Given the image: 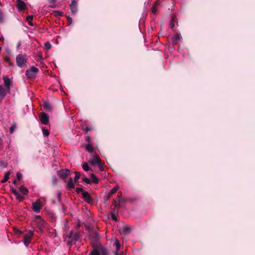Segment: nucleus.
<instances>
[{
	"mask_svg": "<svg viewBox=\"0 0 255 255\" xmlns=\"http://www.w3.org/2000/svg\"><path fill=\"white\" fill-rule=\"evenodd\" d=\"M19 191L22 193L23 195H27L28 193V190L27 188L23 186H21L19 188Z\"/></svg>",
	"mask_w": 255,
	"mask_h": 255,
	"instance_id": "aec40b11",
	"label": "nucleus"
},
{
	"mask_svg": "<svg viewBox=\"0 0 255 255\" xmlns=\"http://www.w3.org/2000/svg\"><path fill=\"white\" fill-rule=\"evenodd\" d=\"M15 128L16 126L15 125H12L9 128L10 132L11 133H12L14 130H15Z\"/></svg>",
	"mask_w": 255,
	"mask_h": 255,
	"instance_id": "2f4dec72",
	"label": "nucleus"
},
{
	"mask_svg": "<svg viewBox=\"0 0 255 255\" xmlns=\"http://www.w3.org/2000/svg\"><path fill=\"white\" fill-rule=\"evenodd\" d=\"M101 254H102L103 255H105L107 253L106 250L104 249H101Z\"/></svg>",
	"mask_w": 255,
	"mask_h": 255,
	"instance_id": "ea45409f",
	"label": "nucleus"
},
{
	"mask_svg": "<svg viewBox=\"0 0 255 255\" xmlns=\"http://www.w3.org/2000/svg\"><path fill=\"white\" fill-rule=\"evenodd\" d=\"M33 236V231L32 230H29L27 234H25L24 236V244L25 247H28L29 244L31 242V240Z\"/></svg>",
	"mask_w": 255,
	"mask_h": 255,
	"instance_id": "20e7f679",
	"label": "nucleus"
},
{
	"mask_svg": "<svg viewBox=\"0 0 255 255\" xmlns=\"http://www.w3.org/2000/svg\"><path fill=\"white\" fill-rule=\"evenodd\" d=\"M44 45L47 50H49L51 48V45L49 42L45 43Z\"/></svg>",
	"mask_w": 255,
	"mask_h": 255,
	"instance_id": "c85d7f7f",
	"label": "nucleus"
},
{
	"mask_svg": "<svg viewBox=\"0 0 255 255\" xmlns=\"http://www.w3.org/2000/svg\"><path fill=\"white\" fill-rule=\"evenodd\" d=\"M4 60L6 62H7L10 66H13V63H12L11 62H10V59H9V57H5L4 58Z\"/></svg>",
	"mask_w": 255,
	"mask_h": 255,
	"instance_id": "c756f323",
	"label": "nucleus"
},
{
	"mask_svg": "<svg viewBox=\"0 0 255 255\" xmlns=\"http://www.w3.org/2000/svg\"><path fill=\"white\" fill-rule=\"evenodd\" d=\"M68 22H69V23L70 24H71V23H72V18H71V17H68Z\"/></svg>",
	"mask_w": 255,
	"mask_h": 255,
	"instance_id": "a18cd8bd",
	"label": "nucleus"
},
{
	"mask_svg": "<svg viewBox=\"0 0 255 255\" xmlns=\"http://www.w3.org/2000/svg\"><path fill=\"white\" fill-rule=\"evenodd\" d=\"M2 22H3V18L1 15H0V23Z\"/></svg>",
	"mask_w": 255,
	"mask_h": 255,
	"instance_id": "09e8293b",
	"label": "nucleus"
},
{
	"mask_svg": "<svg viewBox=\"0 0 255 255\" xmlns=\"http://www.w3.org/2000/svg\"><path fill=\"white\" fill-rule=\"evenodd\" d=\"M90 182H92L94 183H98L99 180L98 178L95 176L94 174L92 173L90 175Z\"/></svg>",
	"mask_w": 255,
	"mask_h": 255,
	"instance_id": "6ab92c4d",
	"label": "nucleus"
},
{
	"mask_svg": "<svg viewBox=\"0 0 255 255\" xmlns=\"http://www.w3.org/2000/svg\"><path fill=\"white\" fill-rule=\"evenodd\" d=\"M33 15H28L26 16V20L28 21L29 25L30 26H33V24L31 21Z\"/></svg>",
	"mask_w": 255,
	"mask_h": 255,
	"instance_id": "b1692460",
	"label": "nucleus"
},
{
	"mask_svg": "<svg viewBox=\"0 0 255 255\" xmlns=\"http://www.w3.org/2000/svg\"><path fill=\"white\" fill-rule=\"evenodd\" d=\"M42 132L45 136H47L49 134V131L44 128H42Z\"/></svg>",
	"mask_w": 255,
	"mask_h": 255,
	"instance_id": "cd10ccee",
	"label": "nucleus"
},
{
	"mask_svg": "<svg viewBox=\"0 0 255 255\" xmlns=\"http://www.w3.org/2000/svg\"><path fill=\"white\" fill-rule=\"evenodd\" d=\"M43 108L44 109L49 112H51L52 111V107L51 104L47 102H45L43 103Z\"/></svg>",
	"mask_w": 255,
	"mask_h": 255,
	"instance_id": "f3484780",
	"label": "nucleus"
},
{
	"mask_svg": "<svg viewBox=\"0 0 255 255\" xmlns=\"http://www.w3.org/2000/svg\"><path fill=\"white\" fill-rule=\"evenodd\" d=\"M80 174L79 172H75V176L74 177V182H76L80 178Z\"/></svg>",
	"mask_w": 255,
	"mask_h": 255,
	"instance_id": "bb28decb",
	"label": "nucleus"
},
{
	"mask_svg": "<svg viewBox=\"0 0 255 255\" xmlns=\"http://www.w3.org/2000/svg\"><path fill=\"white\" fill-rule=\"evenodd\" d=\"M76 192H77V193H79L80 192H82H82H84V191H83V189H82V188H77L76 189Z\"/></svg>",
	"mask_w": 255,
	"mask_h": 255,
	"instance_id": "e433bc0d",
	"label": "nucleus"
},
{
	"mask_svg": "<svg viewBox=\"0 0 255 255\" xmlns=\"http://www.w3.org/2000/svg\"><path fill=\"white\" fill-rule=\"evenodd\" d=\"M13 183H14V184H15V183H16V180H14L13 181Z\"/></svg>",
	"mask_w": 255,
	"mask_h": 255,
	"instance_id": "864d4df0",
	"label": "nucleus"
},
{
	"mask_svg": "<svg viewBox=\"0 0 255 255\" xmlns=\"http://www.w3.org/2000/svg\"><path fill=\"white\" fill-rule=\"evenodd\" d=\"M173 21V18H172V19L171 20L170 22V26L171 28H173L174 27V24L172 23V22Z\"/></svg>",
	"mask_w": 255,
	"mask_h": 255,
	"instance_id": "58836bf2",
	"label": "nucleus"
},
{
	"mask_svg": "<svg viewBox=\"0 0 255 255\" xmlns=\"http://www.w3.org/2000/svg\"><path fill=\"white\" fill-rule=\"evenodd\" d=\"M86 149L90 153H92L93 152L94 149L93 147L91 144V143H88L86 145Z\"/></svg>",
	"mask_w": 255,
	"mask_h": 255,
	"instance_id": "412c9836",
	"label": "nucleus"
},
{
	"mask_svg": "<svg viewBox=\"0 0 255 255\" xmlns=\"http://www.w3.org/2000/svg\"><path fill=\"white\" fill-rule=\"evenodd\" d=\"M181 39V35L178 33H176L172 37V43L173 45L178 43Z\"/></svg>",
	"mask_w": 255,
	"mask_h": 255,
	"instance_id": "4468645a",
	"label": "nucleus"
},
{
	"mask_svg": "<svg viewBox=\"0 0 255 255\" xmlns=\"http://www.w3.org/2000/svg\"><path fill=\"white\" fill-rule=\"evenodd\" d=\"M82 196L84 201H86V202L89 204H91L93 203V200L91 196H90V194L88 192H83Z\"/></svg>",
	"mask_w": 255,
	"mask_h": 255,
	"instance_id": "1a4fd4ad",
	"label": "nucleus"
},
{
	"mask_svg": "<svg viewBox=\"0 0 255 255\" xmlns=\"http://www.w3.org/2000/svg\"><path fill=\"white\" fill-rule=\"evenodd\" d=\"M38 72V69L36 67L31 66L27 70L25 74L28 78L34 79L36 77Z\"/></svg>",
	"mask_w": 255,
	"mask_h": 255,
	"instance_id": "7ed1b4c3",
	"label": "nucleus"
},
{
	"mask_svg": "<svg viewBox=\"0 0 255 255\" xmlns=\"http://www.w3.org/2000/svg\"><path fill=\"white\" fill-rule=\"evenodd\" d=\"M82 168L83 169L86 171H88L89 170H90L91 169L89 168V165L88 164V163H84L83 165H82Z\"/></svg>",
	"mask_w": 255,
	"mask_h": 255,
	"instance_id": "393cba45",
	"label": "nucleus"
},
{
	"mask_svg": "<svg viewBox=\"0 0 255 255\" xmlns=\"http://www.w3.org/2000/svg\"><path fill=\"white\" fill-rule=\"evenodd\" d=\"M22 174L19 172H17L16 173V177L18 179L20 180L22 178Z\"/></svg>",
	"mask_w": 255,
	"mask_h": 255,
	"instance_id": "72a5a7b5",
	"label": "nucleus"
},
{
	"mask_svg": "<svg viewBox=\"0 0 255 255\" xmlns=\"http://www.w3.org/2000/svg\"><path fill=\"white\" fill-rule=\"evenodd\" d=\"M27 59L25 54H19L16 57V62L18 67L23 68L27 63Z\"/></svg>",
	"mask_w": 255,
	"mask_h": 255,
	"instance_id": "f03ea898",
	"label": "nucleus"
},
{
	"mask_svg": "<svg viewBox=\"0 0 255 255\" xmlns=\"http://www.w3.org/2000/svg\"><path fill=\"white\" fill-rule=\"evenodd\" d=\"M75 183L72 178L70 177L67 183V187L69 188H73L75 186Z\"/></svg>",
	"mask_w": 255,
	"mask_h": 255,
	"instance_id": "a211bd4d",
	"label": "nucleus"
},
{
	"mask_svg": "<svg viewBox=\"0 0 255 255\" xmlns=\"http://www.w3.org/2000/svg\"><path fill=\"white\" fill-rule=\"evenodd\" d=\"M4 38L2 36L0 37V41H3Z\"/></svg>",
	"mask_w": 255,
	"mask_h": 255,
	"instance_id": "8fccbe9b",
	"label": "nucleus"
},
{
	"mask_svg": "<svg viewBox=\"0 0 255 255\" xmlns=\"http://www.w3.org/2000/svg\"><path fill=\"white\" fill-rule=\"evenodd\" d=\"M0 166H4V163L2 160H0Z\"/></svg>",
	"mask_w": 255,
	"mask_h": 255,
	"instance_id": "49530a36",
	"label": "nucleus"
},
{
	"mask_svg": "<svg viewBox=\"0 0 255 255\" xmlns=\"http://www.w3.org/2000/svg\"><path fill=\"white\" fill-rule=\"evenodd\" d=\"M58 199L59 201L61 200V193L60 192H58L57 193Z\"/></svg>",
	"mask_w": 255,
	"mask_h": 255,
	"instance_id": "a19ab883",
	"label": "nucleus"
},
{
	"mask_svg": "<svg viewBox=\"0 0 255 255\" xmlns=\"http://www.w3.org/2000/svg\"><path fill=\"white\" fill-rule=\"evenodd\" d=\"M32 206L33 210L36 213H39L42 207L39 200H37L36 202H33Z\"/></svg>",
	"mask_w": 255,
	"mask_h": 255,
	"instance_id": "0eeeda50",
	"label": "nucleus"
},
{
	"mask_svg": "<svg viewBox=\"0 0 255 255\" xmlns=\"http://www.w3.org/2000/svg\"><path fill=\"white\" fill-rule=\"evenodd\" d=\"M48 1L52 4H54L55 3V0H48Z\"/></svg>",
	"mask_w": 255,
	"mask_h": 255,
	"instance_id": "c03bdc74",
	"label": "nucleus"
},
{
	"mask_svg": "<svg viewBox=\"0 0 255 255\" xmlns=\"http://www.w3.org/2000/svg\"><path fill=\"white\" fill-rule=\"evenodd\" d=\"M70 173V170L67 169H61L58 171L57 172V174L58 176L63 179H64L67 177H68Z\"/></svg>",
	"mask_w": 255,
	"mask_h": 255,
	"instance_id": "39448f33",
	"label": "nucleus"
},
{
	"mask_svg": "<svg viewBox=\"0 0 255 255\" xmlns=\"http://www.w3.org/2000/svg\"><path fill=\"white\" fill-rule=\"evenodd\" d=\"M58 13V15L61 16V13L60 12H57Z\"/></svg>",
	"mask_w": 255,
	"mask_h": 255,
	"instance_id": "603ef678",
	"label": "nucleus"
},
{
	"mask_svg": "<svg viewBox=\"0 0 255 255\" xmlns=\"http://www.w3.org/2000/svg\"><path fill=\"white\" fill-rule=\"evenodd\" d=\"M39 119L41 123L47 125L49 123V116L45 113H41L39 115Z\"/></svg>",
	"mask_w": 255,
	"mask_h": 255,
	"instance_id": "423d86ee",
	"label": "nucleus"
},
{
	"mask_svg": "<svg viewBox=\"0 0 255 255\" xmlns=\"http://www.w3.org/2000/svg\"><path fill=\"white\" fill-rule=\"evenodd\" d=\"M9 91L10 90H7L2 85H0V100H2Z\"/></svg>",
	"mask_w": 255,
	"mask_h": 255,
	"instance_id": "6e6552de",
	"label": "nucleus"
},
{
	"mask_svg": "<svg viewBox=\"0 0 255 255\" xmlns=\"http://www.w3.org/2000/svg\"><path fill=\"white\" fill-rule=\"evenodd\" d=\"M114 246H115L116 248L115 255H119V252L121 249V244L120 243V241L117 238L115 239V243H114Z\"/></svg>",
	"mask_w": 255,
	"mask_h": 255,
	"instance_id": "ddd939ff",
	"label": "nucleus"
},
{
	"mask_svg": "<svg viewBox=\"0 0 255 255\" xmlns=\"http://www.w3.org/2000/svg\"><path fill=\"white\" fill-rule=\"evenodd\" d=\"M123 229H124V231H126V232L129 231V227L128 226H124Z\"/></svg>",
	"mask_w": 255,
	"mask_h": 255,
	"instance_id": "4c0bfd02",
	"label": "nucleus"
},
{
	"mask_svg": "<svg viewBox=\"0 0 255 255\" xmlns=\"http://www.w3.org/2000/svg\"><path fill=\"white\" fill-rule=\"evenodd\" d=\"M85 130L86 131H88L89 130V129L88 128H86Z\"/></svg>",
	"mask_w": 255,
	"mask_h": 255,
	"instance_id": "3c124183",
	"label": "nucleus"
},
{
	"mask_svg": "<svg viewBox=\"0 0 255 255\" xmlns=\"http://www.w3.org/2000/svg\"><path fill=\"white\" fill-rule=\"evenodd\" d=\"M12 192L14 194L15 196H18V192L16 189H12Z\"/></svg>",
	"mask_w": 255,
	"mask_h": 255,
	"instance_id": "c9c22d12",
	"label": "nucleus"
},
{
	"mask_svg": "<svg viewBox=\"0 0 255 255\" xmlns=\"http://www.w3.org/2000/svg\"><path fill=\"white\" fill-rule=\"evenodd\" d=\"M16 199H18V200H19L23 199V196L21 195L19 193H18V196H16Z\"/></svg>",
	"mask_w": 255,
	"mask_h": 255,
	"instance_id": "f704fd0d",
	"label": "nucleus"
},
{
	"mask_svg": "<svg viewBox=\"0 0 255 255\" xmlns=\"http://www.w3.org/2000/svg\"><path fill=\"white\" fill-rule=\"evenodd\" d=\"M90 162L93 165H98L100 163V159L98 155H95L93 160L90 161Z\"/></svg>",
	"mask_w": 255,
	"mask_h": 255,
	"instance_id": "dca6fc26",
	"label": "nucleus"
},
{
	"mask_svg": "<svg viewBox=\"0 0 255 255\" xmlns=\"http://www.w3.org/2000/svg\"><path fill=\"white\" fill-rule=\"evenodd\" d=\"M111 218L113 220L115 221H118V219H117V216L114 213H112L111 214Z\"/></svg>",
	"mask_w": 255,
	"mask_h": 255,
	"instance_id": "473e14b6",
	"label": "nucleus"
},
{
	"mask_svg": "<svg viewBox=\"0 0 255 255\" xmlns=\"http://www.w3.org/2000/svg\"><path fill=\"white\" fill-rule=\"evenodd\" d=\"M99 167H100V169L101 171H103L104 170V167L101 165H100V163H99V164H98Z\"/></svg>",
	"mask_w": 255,
	"mask_h": 255,
	"instance_id": "37998d69",
	"label": "nucleus"
},
{
	"mask_svg": "<svg viewBox=\"0 0 255 255\" xmlns=\"http://www.w3.org/2000/svg\"><path fill=\"white\" fill-rule=\"evenodd\" d=\"M88 255H100V254L98 250L94 249Z\"/></svg>",
	"mask_w": 255,
	"mask_h": 255,
	"instance_id": "a878e982",
	"label": "nucleus"
},
{
	"mask_svg": "<svg viewBox=\"0 0 255 255\" xmlns=\"http://www.w3.org/2000/svg\"><path fill=\"white\" fill-rule=\"evenodd\" d=\"M64 240L68 246H72L76 243L80 237L79 232H75L71 230L69 233H66L64 235Z\"/></svg>",
	"mask_w": 255,
	"mask_h": 255,
	"instance_id": "f257e3e1",
	"label": "nucleus"
},
{
	"mask_svg": "<svg viewBox=\"0 0 255 255\" xmlns=\"http://www.w3.org/2000/svg\"><path fill=\"white\" fill-rule=\"evenodd\" d=\"M16 7L19 11H22L25 8L26 4L21 0H16Z\"/></svg>",
	"mask_w": 255,
	"mask_h": 255,
	"instance_id": "9b49d317",
	"label": "nucleus"
},
{
	"mask_svg": "<svg viewBox=\"0 0 255 255\" xmlns=\"http://www.w3.org/2000/svg\"><path fill=\"white\" fill-rule=\"evenodd\" d=\"M18 232H19V234H21L22 233L20 231H18Z\"/></svg>",
	"mask_w": 255,
	"mask_h": 255,
	"instance_id": "5fc2aeb1",
	"label": "nucleus"
},
{
	"mask_svg": "<svg viewBox=\"0 0 255 255\" xmlns=\"http://www.w3.org/2000/svg\"><path fill=\"white\" fill-rule=\"evenodd\" d=\"M10 174V172L8 171V172H6L4 174V178L1 180V182L4 183L6 181H7L9 178Z\"/></svg>",
	"mask_w": 255,
	"mask_h": 255,
	"instance_id": "4be33fe9",
	"label": "nucleus"
},
{
	"mask_svg": "<svg viewBox=\"0 0 255 255\" xmlns=\"http://www.w3.org/2000/svg\"><path fill=\"white\" fill-rule=\"evenodd\" d=\"M118 189L119 187L118 186H116L111 189L108 194L107 196L106 197V200H108L113 194L117 192L118 190Z\"/></svg>",
	"mask_w": 255,
	"mask_h": 255,
	"instance_id": "2eb2a0df",
	"label": "nucleus"
},
{
	"mask_svg": "<svg viewBox=\"0 0 255 255\" xmlns=\"http://www.w3.org/2000/svg\"><path fill=\"white\" fill-rule=\"evenodd\" d=\"M82 180L84 182H85L87 184L90 183V179L86 177H83Z\"/></svg>",
	"mask_w": 255,
	"mask_h": 255,
	"instance_id": "7c9ffc66",
	"label": "nucleus"
},
{
	"mask_svg": "<svg viewBox=\"0 0 255 255\" xmlns=\"http://www.w3.org/2000/svg\"><path fill=\"white\" fill-rule=\"evenodd\" d=\"M21 45V42H18V43H17V48H19V47Z\"/></svg>",
	"mask_w": 255,
	"mask_h": 255,
	"instance_id": "de8ad7c7",
	"label": "nucleus"
},
{
	"mask_svg": "<svg viewBox=\"0 0 255 255\" xmlns=\"http://www.w3.org/2000/svg\"><path fill=\"white\" fill-rule=\"evenodd\" d=\"M159 5V3H155L154 5L152 7L151 11L154 14H156L157 7Z\"/></svg>",
	"mask_w": 255,
	"mask_h": 255,
	"instance_id": "5701e85b",
	"label": "nucleus"
},
{
	"mask_svg": "<svg viewBox=\"0 0 255 255\" xmlns=\"http://www.w3.org/2000/svg\"><path fill=\"white\" fill-rule=\"evenodd\" d=\"M86 140L88 143H91V139L89 136L87 137Z\"/></svg>",
	"mask_w": 255,
	"mask_h": 255,
	"instance_id": "79ce46f5",
	"label": "nucleus"
},
{
	"mask_svg": "<svg viewBox=\"0 0 255 255\" xmlns=\"http://www.w3.org/2000/svg\"><path fill=\"white\" fill-rule=\"evenodd\" d=\"M70 8L71 12L73 14H75L77 12V3L76 0H72L71 3L70 4Z\"/></svg>",
	"mask_w": 255,
	"mask_h": 255,
	"instance_id": "9d476101",
	"label": "nucleus"
},
{
	"mask_svg": "<svg viewBox=\"0 0 255 255\" xmlns=\"http://www.w3.org/2000/svg\"><path fill=\"white\" fill-rule=\"evenodd\" d=\"M2 79L4 82V87L7 88V90H10V87L11 84L10 79L7 76L3 77Z\"/></svg>",
	"mask_w": 255,
	"mask_h": 255,
	"instance_id": "f8f14e48",
	"label": "nucleus"
}]
</instances>
